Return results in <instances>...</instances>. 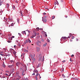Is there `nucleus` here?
I'll list each match as a JSON object with an SVG mask.
<instances>
[{
  "label": "nucleus",
  "mask_w": 80,
  "mask_h": 80,
  "mask_svg": "<svg viewBox=\"0 0 80 80\" xmlns=\"http://www.w3.org/2000/svg\"><path fill=\"white\" fill-rule=\"evenodd\" d=\"M21 16H23V14H22V12H21Z\"/></svg>",
  "instance_id": "nucleus-56"
},
{
  "label": "nucleus",
  "mask_w": 80,
  "mask_h": 80,
  "mask_svg": "<svg viewBox=\"0 0 80 80\" xmlns=\"http://www.w3.org/2000/svg\"><path fill=\"white\" fill-rule=\"evenodd\" d=\"M57 5H59V4L58 3V2L57 1Z\"/></svg>",
  "instance_id": "nucleus-49"
},
{
  "label": "nucleus",
  "mask_w": 80,
  "mask_h": 80,
  "mask_svg": "<svg viewBox=\"0 0 80 80\" xmlns=\"http://www.w3.org/2000/svg\"><path fill=\"white\" fill-rule=\"evenodd\" d=\"M32 35L34 37H36V36H37V33L36 32H34L32 34Z\"/></svg>",
  "instance_id": "nucleus-2"
},
{
  "label": "nucleus",
  "mask_w": 80,
  "mask_h": 80,
  "mask_svg": "<svg viewBox=\"0 0 80 80\" xmlns=\"http://www.w3.org/2000/svg\"><path fill=\"white\" fill-rule=\"evenodd\" d=\"M13 50V49H10V51H12Z\"/></svg>",
  "instance_id": "nucleus-53"
},
{
  "label": "nucleus",
  "mask_w": 80,
  "mask_h": 80,
  "mask_svg": "<svg viewBox=\"0 0 80 80\" xmlns=\"http://www.w3.org/2000/svg\"><path fill=\"white\" fill-rule=\"evenodd\" d=\"M39 43H41V42L40 41H38V42H37V45H39Z\"/></svg>",
  "instance_id": "nucleus-8"
},
{
  "label": "nucleus",
  "mask_w": 80,
  "mask_h": 80,
  "mask_svg": "<svg viewBox=\"0 0 80 80\" xmlns=\"http://www.w3.org/2000/svg\"><path fill=\"white\" fill-rule=\"evenodd\" d=\"M28 42H29V43H31V41L30 40V39H28Z\"/></svg>",
  "instance_id": "nucleus-21"
},
{
  "label": "nucleus",
  "mask_w": 80,
  "mask_h": 80,
  "mask_svg": "<svg viewBox=\"0 0 80 80\" xmlns=\"http://www.w3.org/2000/svg\"><path fill=\"white\" fill-rule=\"evenodd\" d=\"M14 70H15V69L13 68L12 69V72H14Z\"/></svg>",
  "instance_id": "nucleus-37"
},
{
  "label": "nucleus",
  "mask_w": 80,
  "mask_h": 80,
  "mask_svg": "<svg viewBox=\"0 0 80 80\" xmlns=\"http://www.w3.org/2000/svg\"><path fill=\"white\" fill-rule=\"evenodd\" d=\"M26 31H28V33H30V31H28V30H27Z\"/></svg>",
  "instance_id": "nucleus-33"
},
{
  "label": "nucleus",
  "mask_w": 80,
  "mask_h": 80,
  "mask_svg": "<svg viewBox=\"0 0 80 80\" xmlns=\"http://www.w3.org/2000/svg\"><path fill=\"white\" fill-rule=\"evenodd\" d=\"M6 6L7 7V8H9V4H7Z\"/></svg>",
  "instance_id": "nucleus-15"
},
{
  "label": "nucleus",
  "mask_w": 80,
  "mask_h": 80,
  "mask_svg": "<svg viewBox=\"0 0 80 80\" xmlns=\"http://www.w3.org/2000/svg\"><path fill=\"white\" fill-rule=\"evenodd\" d=\"M47 41L49 42H50V40L48 39V40H47Z\"/></svg>",
  "instance_id": "nucleus-63"
},
{
  "label": "nucleus",
  "mask_w": 80,
  "mask_h": 80,
  "mask_svg": "<svg viewBox=\"0 0 80 80\" xmlns=\"http://www.w3.org/2000/svg\"><path fill=\"white\" fill-rule=\"evenodd\" d=\"M15 37V36H12V37H11V38H14Z\"/></svg>",
  "instance_id": "nucleus-58"
},
{
  "label": "nucleus",
  "mask_w": 80,
  "mask_h": 80,
  "mask_svg": "<svg viewBox=\"0 0 80 80\" xmlns=\"http://www.w3.org/2000/svg\"><path fill=\"white\" fill-rule=\"evenodd\" d=\"M5 75H6V76H8V74H7V73H6V74H5Z\"/></svg>",
  "instance_id": "nucleus-61"
},
{
  "label": "nucleus",
  "mask_w": 80,
  "mask_h": 80,
  "mask_svg": "<svg viewBox=\"0 0 80 80\" xmlns=\"http://www.w3.org/2000/svg\"><path fill=\"white\" fill-rule=\"evenodd\" d=\"M32 59L33 62L35 61V58H34V57H33L32 58Z\"/></svg>",
  "instance_id": "nucleus-6"
},
{
  "label": "nucleus",
  "mask_w": 80,
  "mask_h": 80,
  "mask_svg": "<svg viewBox=\"0 0 80 80\" xmlns=\"http://www.w3.org/2000/svg\"><path fill=\"white\" fill-rule=\"evenodd\" d=\"M44 60V56H43V59H42V62H43Z\"/></svg>",
  "instance_id": "nucleus-24"
},
{
  "label": "nucleus",
  "mask_w": 80,
  "mask_h": 80,
  "mask_svg": "<svg viewBox=\"0 0 80 80\" xmlns=\"http://www.w3.org/2000/svg\"><path fill=\"white\" fill-rule=\"evenodd\" d=\"M28 43V41H27V40H26L25 41V43Z\"/></svg>",
  "instance_id": "nucleus-28"
},
{
  "label": "nucleus",
  "mask_w": 80,
  "mask_h": 80,
  "mask_svg": "<svg viewBox=\"0 0 80 80\" xmlns=\"http://www.w3.org/2000/svg\"><path fill=\"white\" fill-rule=\"evenodd\" d=\"M62 71H64V68L62 69Z\"/></svg>",
  "instance_id": "nucleus-62"
},
{
  "label": "nucleus",
  "mask_w": 80,
  "mask_h": 80,
  "mask_svg": "<svg viewBox=\"0 0 80 80\" xmlns=\"http://www.w3.org/2000/svg\"><path fill=\"white\" fill-rule=\"evenodd\" d=\"M8 43H11V42H12V41H8Z\"/></svg>",
  "instance_id": "nucleus-26"
},
{
  "label": "nucleus",
  "mask_w": 80,
  "mask_h": 80,
  "mask_svg": "<svg viewBox=\"0 0 80 80\" xmlns=\"http://www.w3.org/2000/svg\"><path fill=\"white\" fill-rule=\"evenodd\" d=\"M76 41H78V39L77 38H76Z\"/></svg>",
  "instance_id": "nucleus-54"
},
{
  "label": "nucleus",
  "mask_w": 80,
  "mask_h": 80,
  "mask_svg": "<svg viewBox=\"0 0 80 80\" xmlns=\"http://www.w3.org/2000/svg\"><path fill=\"white\" fill-rule=\"evenodd\" d=\"M62 75L63 77L64 78H65V75H64V74H62Z\"/></svg>",
  "instance_id": "nucleus-27"
},
{
  "label": "nucleus",
  "mask_w": 80,
  "mask_h": 80,
  "mask_svg": "<svg viewBox=\"0 0 80 80\" xmlns=\"http://www.w3.org/2000/svg\"><path fill=\"white\" fill-rule=\"evenodd\" d=\"M71 57H74V55L73 54H72L71 56Z\"/></svg>",
  "instance_id": "nucleus-36"
},
{
  "label": "nucleus",
  "mask_w": 80,
  "mask_h": 80,
  "mask_svg": "<svg viewBox=\"0 0 80 80\" xmlns=\"http://www.w3.org/2000/svg\"><path fill=\"white\" fill-rule=\"evenodd\" d=\"M34 37H33V36L31 37V38H33Z\"/></svg>",
  "instance_id": "nucleus-50"
},
{
  "label": "nucleus",
  "mask_w": 80,
  "mask_h": 80,
  "mask_svg": "<svg viewBox=\"0 0 80 80\" xmlns=\"http://www.w3.org/2000/svg\"><path fill=\"white\" fill-rule=\"evenodd\" d=\"M72 33H70V34H69V35H72Z\"/></svg>",
  "instance_id": "nucleus-64"
},
{
  "label": "nucleus",
  "mask_w": 80,
  "mask_h": 80,
  "mask_svg": "<svg viewBox=\"0 0 80 80\" xmlns=\"http://www.w3.org/2000/svg\"><path fill=\"white\" fill-rule=\"evenodd\" d=\"M25 80H28V79L27 78H26V79H25Z\"/></svg>",
  "instance_id": "nucleus-48"
},
{
  "label": "nucleus",
  "mask_w": 80,
  "mask_h": 80,
  "mask_svg": "<svg viewBox=\"0 0 80 80\" xmlns=\"http://www.w3.org/2000/svg\"><path fill=\"white\" fill-rule=\"evenodd\" d=\"M55 18V16H52V19H53L54 18Z\"/></svg>",
  "instance_id": "nucleus-16"
},
{
  "label": "nucleus",
  "mask_w": 80,
  "mask_h": 80,
  "mask_svg": "<svg viewBox=\"0 0 80 80\" xmlns=\"http://www.w3.org/2000/svg\"><path fill=\"white\" fill-rule=\"evenodd\" d=\"M26 49H24V50H23V51H24V52H26Z\"/></svg>",
  "instance_id": "nucleus-47"
},
{
  "label": "nucleus",
  "mask_w": 80,
  "mask_h": 80,
  "mask_svg": "<svg viewBox=\"0 0 80 80\" xmlns=\"http://www.w3.org/2000/svg\"><path fill=\"white\" fill-rule=\"evenodd\" d=\"M20 69L21 70V71H23V69H22V68H20Z\"/></svg>",
  "instance_id": "nucleus-39"
},
{
  "label": "nucleus",
  "mask_w": 80,
  "mask_h": 80,
  "mask_svg": "<svg viewBox=\"0 0 80 80\" xmlns=\"http://www.w3.org/2000/svg\"><path fill=\"white\" fill-rule=\"evenodd\" d=\"M13 26V23H12L11 24V26Z\"/></svg>",
  "instance_id": "nucleus-31"
},
{
  "label": "nucleus",
  "mask_w": 80,
  "mask_h": 80,
  "mask_svg": "<svg viewBox=\"0 0 80 80\" xmlns=\"http://www.w3.org/2000/svg\"><path fill=\"white\" fill-rule=\"evenodd\" d=\"M22 33H23L24 34H25V35H26V32H25V31H23L22 32Z\"/></svg>",
  "instance_id": "nucleus-23"
},
{
  "label": "nucleus",
  "mask_w": 80,
  "mask_h": 80,
  "mask_svg": "<svg viewBox=\"0 0 80 80\" xmlns=\"http://www.w3.org/2000/svg\"><path fill=\"white\" fill-rule=\"evenodd\" d=\"M30 57H31V58H32V57H34V56L33 55H30Z\"/></svg>",
  "instance_id": "nucleus-25"
},
{
  "label": "nucleus",
  "mask_w": 80,
  "mask_h": 80,
  "mask_svg": "<svg viewBox=\"0 0 80 80\" xmlns=\"http://www.w3.org/2000/svg\"><path fill=\"white\" fill-rule=\"evenodd\" d=\"M9 40H12V38L10 37L9 38Z\"/></svg>",
  "instance_id": "nucleus-18"
},
{
  "label": "nucleus",
  "mask_w": 80,
  "mask_h": 80,
  "mask_svg": "<svg viewBox=\"0 0 80 80\" xmlns=\"http://www.w3.org/2000/svg\"><path fill=\"white\" fill-rule=\"evenodd\" d=\"M41 59H42V56H40L39 57V58L38 61H40L41 60Z\"/></svg>",
  "instance_id": "nucleus-14"
},
{
  "label": "nucleus",
  "mask_w": 80,
  "mask_h": 80,
  "mask_svg": "<svg viewBox=\"0 0 80 80\" xmlns=\"http://www.w3.org/2000/svg\"><path fill=\"white\" fill-rule=\"evenodd\" d=\"M38 73H37V74L36 76V77H38Z\"/></svg>",
  "instance_id": "nucleus-32"
},
{
  "label": "nucleus",
  "mask_w": 80,
  "mask_h": 80,
  "mask_svg": "<svg viewBox=\"0 0 80 80\" xmlns=\"http://www.w3.org/2000/svg\"><path fill=\"white\" fill-rule=\"evenodd\" d=\"M14 48H15L16 47V45H14Z\"/></svg>",
  "instance_id": "nucleus-60"
},
{
  "label": "nucleus",
  "mask_w": 80,
  "mask_h": 80,
  "mask_svg": "<svg viewBox=\"0 0 80 80\" xmlns=\"http://www.w3.org/2000/svg\"><path fill=\"white\" fill-rule=\"evenodd\" d=\"M35 75V74L34 73L32 74V75Z\"/></svg>",
  "instance_id": "nucleus-57"
},
{
  "label": "nucleus",
  "mask_w": 80,
  "mask_h": 80,
  "mask_svg": "<svg viewBox=\"0 0 80 80\" xmlns=\"http://www.w3.org/2000/svg\"><path fill=\"white\" fill-rule=\"evenodd\" d=\"M62 39H63V40H65L66 39V38H67V37H62Z\"/></svg>",
  "instance_id": "nucleus-7"
},
{
  "label": "nucleus",
  "mask_w": 80,
  "mask_h": 80,
  "mask_svg": "<svg viewBox=\"0 0 80 80\" xmlns=\"http://www.w3.org/2000/svg\"><path fill=\"white\" fill-rule=\"evenodd\" d=\"M43 14L44 15H45L46 14V13H45V12H44L43 13Z\"/></svg>",
  "instance_id": "nucleus-45"
},
{
  "label": "nucleus",
  "mask_w": 80,
  "mask_h": 80,
  "mask_svg": "<svg viewBox=\"0 0 80 80\" xmlns=\"http://www.w3.org/2000/svg\"><path fill=\"white\" fill-rule=\"evenodd\" d=\"M36 80H38V78H37V77H36Z\"/></svg>",
  "instance_id": "nucleus-46"
},
{
  "label": "nucleus",
  "mask_w": 80,
  "mask_h": 80,
  "mask_svg": "<svg viewBox=\"0 0 80 80\" xmlns=\"http://www.w3.org/2000/svg\"><path fill=\"white\" fill-rule=\"evenodd\" d=\"M72 78V79H75V80H77V79L76 78Z\"/></svg>",
  "instance_id": "nucleus-43"
},
{
  "label": "nucleus",
  "mask_w": 80,
  "mask_h": 80,
  "mask_svg": "<svg viewBox=\"0 0 80 80\" xmlns=\"http://www.w3.org/2000/svg\"><path fill=\"white\" fill-rule=\"evenodd\" d=\"M0 55H2V56H3L4 55L3 54H0Z\"/></svg>",
  "instance_id": "nucleus-52"
},
{
  "label": "nucleus",
  "mask_w": 80,
  "mask_h": 80,
  "mask_svg": "<svg viewBox=\"0 0 80 80\" xmlns=\"http://www.w3.org/2000/svg\"><path fill=\"white\" fill-rule=\"evenodd\" d=\"M18 78H21V77L20 76H18Z\"/></svg>",
  "instance_id": "nucleus-30"
},
{
  "label": "nucleus",
  "mask_w": 80,
  "mask_h": 80,
  "mask_svg": "<svg viewBox=\"0 0 80 80\" xmlns=\"http://www.w3.org/2000/svg\"><path fill=\"white\" fill-rule=\"evenodd\" d=\"M33 72L34 73H38V71L37 70H34Z\"/></svg>",
  "instance_id": "nucleus-12"
},
{
  "label": "nucleus",
  "mask_w": 80,
  "mask_h": 80,
  "mask_svg": "<svg viewBox=\"0 0 80 80\" xmlns=\"http://www.w3.org/2000/svg\"><path fill=\"white\" fill-rule=\"evenodd\" d=\"M18 35H19V36H20V37H22V35H21V34L18 33Z\"/></svg>",
  "instance_id": "nucleus-29"
},
{
  "label": "nucleus",
  "mask_w": 80,
  "mask_h": 80,
  "mask_svg": "<svg viewBox=\"0 0 80 80\" xmlns=\"http://www.w3.org/2000/svg\"><path fill=\"white\" fill-rule=\"evenodd\" d=\"M52 80H53V79H54V76L52 77Z\"/></svg>",
  "instance_id": "nucleus-40"
},
{
  "label": "nucleus",
  "mask_w": 80,
  "mask_h": 80,
  "mask_svg": "<svg viewBox=\"0 0 80 80\" xmlns=\"http://www.w3.org/2000/svg\"><path fill=\"white\" fill-rule=\"evenodd\" d=\"M75 38V37L74 36H72V39H73Z\"/></svg>",
  "instance_id": "nucleus-38"
},
{
  "label": "nucleus",
  "mask_w": 80,
  "mask_h": 80,
  "mask_svg": "<svg viewBox=\"0 0 80 80\" xmlns=\"http://www.w3.org/2000/svg\"><path fill=\"white\" fill-rule=\"evenodd\" d=\"M8 67L9 68H13L14 67V65L12 64V65H9Z\"/></svg>",
  "instance_id": "nucleus-4"
},
{
  "label": "nucleus",
  "mask_w": 80,
  "mask_h": 80,
  "mask_svg": "<svg viewBox=\"0 0 80 80\" xmlns=\"http://www.w3.org/2000/svg\"><path fill=\"white\" fill-rule=\"evenodd\" d=\"M28 50H26V53H28Z\"/></svg>",
  "instance_id": "nucleus-51"
},
{
  "label": "nucleus",
  "mask_w": 80,
  "mask_h": 80,
  "mask_svg": "<svg viewBox=\"0 0 80 80\" xmlns=\"http://www.w3.org/2000/svg\"><path fill=\"white\" fill-rule=\"evenodd\" d=\"M42 42H44V40H43V39H42Z\"/></svg>",
  "instance_id": "nucleus-59"
},
{
  "label": "nucleus",
  "mask_w": 80,
  "mask_h": 80,
  "mask_svg": "<svg viewBox=\"0 0 80 80\" xmlns=\"http://www.w3.org/2000/svg\"><path fill=\"white\" fill-rule=\"evenodd\" d=\"M22 76H23L25 75V71H23L22 72Z\"/></svg>",
  "instance_id": "nucleus-3"
},
{
  "label": "nucleus",
  "mask_w": 80,
  "mask_h": 80,
  "mask_svg": "<svg viewBox=\"0 0 80 80\" xmlns=\"http://www.w3.org/2000/svg\"><path fill=\"white\" fill-rule=\"evenodd\" d=\"M37 52H38L40 51V48H37Z\"/></svg>",
  "instance_id": "nucleus-11"
},
{
  "label": "nucleus",
  "mask_w": 80,
  "mask_h": 80,
  "mask_svg": "<svg viewBox=\"0 0 80 80\" xmlns=\"http://www.w3.org/2000/svg\"><path fill=\"white\" fill-rule=\"evenodd\" d=\"M2 1H1V0H0V6H1V5H2Z\"/></svg>",
  "instance_id": "nucleus-22"
},
{
  "label": "nucleus",
  "mask_w": 80,
  "mask_h": 80,
  "mask_svg": "<svg viewBox=\"0 0 80 80\" xmlns=\"http://www.w3.org/2000/svg\"><path fill=\"white\" fill-rule=\"evenodd\" d=\"M6 66L5 64V63H4V62H3V64H2V67L4 68H5V67Z\"/></svg>",
  "instance_id": "nucleus-9"
},
{
  "label": "nucleus",
  "mask_w": 80,
  "mask_h": 80,
  "mask_svg": "<svg viewBox=\"0 0 80 80\" xmlns=\"http://www.w3.org/2000/svg\"><path fill=\"white\" fill-rule=\"evenodd\" d=\"M9 63H14V61L13 60H11L9 62Z\"/></svg>",
  "instance_id": "nucleus-10"
},
{
  "label": "nucleus",
  "mask_w": 80,
  "mask_h": 80,
  "mask_svg": "<svg viewBox=\"0 0 80 80\" xmlns=\"http://www.w3.org/2000/svg\"><path fill=\"white\" fill-rule=\"evenodd\" d=\"M18 46L20 47V45L19 44H18Z\"/></svg>",
  "instance_id": "nucleus-55"
},
{
  "label": "nucleus",
  "mask_w": 80,
  "mask_h": 80,
  "mask_svg": "<svg viewBox=\"0 0 80 80\" xmlns=\"http://www.w3.org/2000/svg\"><path fill=\"white\" fill-rule=\"evenodd\" d=\"M13 53L14 55H16V54L17 53V52L15 51H13Z\"/></svg>",
  "instance_id": "nucleus-13"
},
{
  "label": "nucleus",
  "mask_w": 80,
  "mask_h": 80,
  "mask_svg": "<svg viewBox=\"0 0 80 80\" xmlns=\"http://www.w3.org/2000/svg\"><path fill=\"white\" fill-rule=\"evenodd\" d=\"M25 12H26V13H28V11L27 10H25Z\"/></svg>",
  "instance_id": "nucleus-44"
},
{
  "label": "nucleus",
  "mask_w": 80,
  "mask_h": 80,
  "mask_svg": "<svg viewBox=\"0 0 80 80\" xmlns=\"http://www.w3.org/2000/svg\"><path fill=\"white\" fill-rule=\"evenodd\" d=\"M12 8H14V9H15V6H13L12 7Z\"/></svg>",
  "instance_id": "nucleus-34"
},
{
  "label": "nucleus",
  "mask_w": 80,
  "mask_h": 80,
  "mask_svg": "<svg viewBox=\"0 0 80 80\" xmlns=\"http://www.w3.org/2000/svg\"><path fill=\"white\" fill-rule=\"evenodd\" d=\"M70 61H71V62H73V61L72 60V58H70Z\"/></svg>",
  "instance_id": "nucleus-35"
},
{
  "label": "nucleus",
  "mask_w": 80,
  "mask_h": 80,
  "mask_svg": "<svg viewBox=\"0 0 80 80\" xmlns=\"http://www.w3.org/2000/svg\"><path fill=\"white\" fill-rule=\"evenodd\" d=\"M47 17L45 16V18H43L42 19V20L43 22H47Z\"/></svg>",
  "instance_id": "nucleus-1"
},
{
  "label": "nucleus",
  "mask_w": 80,
  "mask_h": 80,
  "mask_svg": "<svg viewBox=\"0 0 80 80\" xmlns=\"http://www.w3.org/2000/svg\"><path fill=\"white\" fill-rule=\"evenodd\" d=\"M66 61H65V60L63 61H62V63H64V62H65Z\"/></svg>",
  "instance_id": "nucleus-42"
},
{
  "label": "nucleus",
  "mask_w": 80,
  "mask_h": 80,
  "mask_svg": "<svg viewBox=\"0 0 80 80\" xmlns=\"http://www.w3.org/2000/svg\"><path fill=\"white\" fill-rule=\"evenodd\" d=\"M36 30H37L38 31V30H40V28H39L38 27L37 28H36Z\"/></svg>",
  "instance_id": "nucleus-20"
},
{
  "label": "nucleus",
  "mask_w": 80,
  "mask_h": 80,
  "mask_svg": "<svg viewBox=\"0 0 80 80\" xmlns=\"http://www.w3.org/2000/svg\"><path fill=\"white\" fill-rule=\"evenodd\" d=\"M47 45V43H46L45 44L43 45V46L44 47H46V46Z\"/></svg>",
  "instance_id": "nucleus-17"
},
{
  "label": "nucleus",
  "mask_w": 80,
  "mask_h": 80,
  "mask_svg": "<svg viewBox=\"0 0 80 80\" xmlns=\"http://www.w3.org/2000/svg\"><path fill=\"white\" fill-rule=\"evenodd\" d=\"M40 66V64H38V66H37V68H38L39 66Z\"/></svg>",
  "instance_id": "nucleus-19"
},
{
  "label": "nucleus",
  "mask_w": 80,
  "mask_h": 80,
  "mask_svg": "<svg viewBox=\"0 0 80 80\" xmlns=\"http://www.w3.org/2000/svg\"><path fill=\"white\" fill-rule=\"evenodd\" d=\"M16 65L18 67H19V66H20V62H17V63L16 64Z\"/></svg>",
  "instance_id": "nucleus-5"
},
{
  "label": "nucleus",
  "mask_w": 80,
  "mask_h": 80,
  "mask_svg": "<svg viewBox=\"0 0 80 80\" xmlns=\"http://www.w3.org/2000/svg\"><path fill=\"white\" fill-rule=\"evenodd\" d=\"M19 19H17V22H18V23H19Z\"/></svg>",
  "instance_id": "nucleus-41"
}]
</instances>
